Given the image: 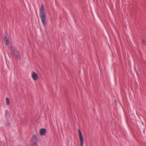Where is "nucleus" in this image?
<instances>
[{
	"label": "nucleus",
	"instance_id": "obj_1",
	"mask_svg": "<svg viewBox=\"0 0 146 146\" xmlns=\"http://www.w3.org/2000/svg\"><path fill=\"white\" fill-rule=\"evenodd\" d=\"M10 49L11 54L14 56L15 59L19 60L21 58L20 52L15 46H11L10 47Z\"/></svg>",
	"mask_w": 146,
	"mask_h": 146
},
{
	"label": "nucleus",
	"instance_id": "obj_2",
	"mask_svg": "<svg viewBox=\"0 0 146 146\" xmlns=\"http://www.w3.org/2000/svg\"><path fill=\"white\" fill-rule=\"evenodd\" d=\"M40 17L44 27L45 26L46 23V13L44 10L43 4H41L40 9Z\"/></svg>",
	"mask_w": 146,
	"mask_h": 146
},
{
	"label": "nucleus",
	"instance_id": "obj_3",
	"mask_svg": "<svg viewBox=\"0 0 146 146\" xmlns=\"http://www.w3.org/2000/svg\"><path fill=\"white\" fill-rule=\"evenodd\" d=\"M79 136L80 138V142L81 146H83V138L82 133L81 131L79 129Z\"/></svg>",
	"mask_w": 146,
	"mask_h": 146
},
{
	"label": "nucleus",
	"instance_id": "obj_4",
	"mask_svg": "<svg viewBox=\"0 0 146 146\" xmlns=\"http://www.w3.org/2000/svg\"><path fill=\"white\" fill-rule=\"evenodd\" d=\"M4 41L5 44L6 45H8L9 43V38L7 33L5 37Z\"/></svg>",
	"mask_w": 146,
	"mask_h": 146
},
{
	"label": "nucleus",
	"instance_id": "obj_5",
	"mask_svg": "<svg viewBox=\"0 0 146 146\" xmlns=\"http://www.w3.org/2000/svg\"><path fill=\"white\" fill-rule=\"evenodd\" d=\"M32 77L33 79L35 81L37 80L38 78V75L35 72H33L32 74Z\"/></svg>",
	"mask_w": 146,
	"mask_h": 146
},
{
	"label": "nucleus",
	"instance_id": "obj_6",
	"mask_svg": "<svg viewBox=\"0 0 146 146\" xmlns=\"http://www.w3.org/2000/svg\"><path fill=\"white\" fill-rule=\"evenodd\" d=\"M46 132V130L45 129H42L40 131V134L41 135H44Z\"/></svg>",
	"mask_w": 146,
	"mask_h": 146
},
{
	"label": "nucleus",
	"instance_id": "obj_7",
	"mask_svg": "<svg viewBox=\"0 0 146 146\" xmlns=\"http://www.w3.org/2000/svg\"><path fill=\"white\" fill-rule=\"evenodd\" d=\"M35 142L36 143H37V137L36 135H34L32 138V143H34Z\"/></svg>",
	"mask_w": 146,
	"mask_h": 146
},
{
	"label": "nucleus",
	"instance_id": "obj_8",
	"mask_svg": "<svg viewBox=\"0 0 146 146\" xmlns=\"http://www.w3.org/2000/svg\"><path fill=\"white\" fill-rule=\"evenodd\" d=\"M10 114L9 111L7 110H6L5 112V117L8 119L10 117Z\"/></svg>",
	"mask_w": 146,
	"mask_h": 146
},
{
	"label": "nucleus",
	"instance_id": "obj_9",
	"mask_svg": "<svg viewBox=\"0 0 146 146\" xmlns=\"http://www.w3.org/2000/svg\"><path fill=\"white\" fill-rule=\"evenodd\" d=\"M6 102L7 103V105H9L10 104V101L9 99L8 98H6Z\"/></svg>",
	"mask_w": 146,
	"mask_h": 146
},
{
	"label": "nucleus",
	"instance_id": "obj_10",
	"mask_svg": "<svg viewBox=\"0 0 146 146\" xmlns=\"http://www.w3.org/2000/svg\"><path fill=\"white\" fill-rule=\"evenodd\" d=\"M31 146H38V143H36L35 142L32 143Z\"/></svg>",
	"mask_w": 146,
	"mask_h": 146
},
{
	"label": "nucleus",
	"instance_id": "obj_11",
	"mask_svg": "<svg viewBox=\"0 0 146 146\" xmlns=\"http://www.w3.org/2000/svg\"><path fill=\"white\" fill-rule=\"evenodd\" d=\"M143 43L144 45H146V42L145 41L143 40Z\"/></svg>",
	"mask_w": 146,
	"mask_h": 146
}]
</instances>
